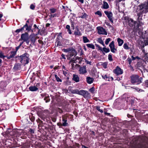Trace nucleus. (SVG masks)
<instances>
[{"label":"nucleus","instance_id":"f257e3e1","mask_svg":"<svg viewBox=\"0 0 148 148\" xmlns=\"http://www.w3.org/2000/svg\"><path fill=\"white\" fill-rule=\"evenodd\" d=\"M131 82L132 83L136 84H139L142 83L143 78L136 75H134L130 76Z\"/></svg>","mask_w":148,"mask_h":148},{"label":"nucleus","instance_id":"bf43d9fd","mask_svg":"<svg viewBox=\"0 0 148 148\" xmlns=\"http://www.w3.org/2000/svg\"><path fill=\"white\" fill-rule=\"evenodd\" d=\"M74 23L72 21L71 22V27H73V28H74Z\"/></svg>","mask_w":148,"mask_h":148},{"label":"nucleus","instance_id":"a211bd4d","mask_svg":"<svg viewBox=\"0 0 148 148\" xmlns=\"http://www.w3.org/2000/svg\"><path fill=\"white\" fill-rule=\"evenodd\" d=\"M29 89L30 91H35L38 90V88L35 86H30L29 88Z\"/></svg>","mask_w":148,"mask_h":148},{"label":"nucleus","instance_id":"09e8293b","mask_svg":"<svg viewBox=\"0 0 148 148\" xmlns=\"http://www.w3.org/2000/svg\"><path fill=\"white\" fill-rule=\"evenodd\" d=\"M61 42L60 41H58L56 42V44H57V46H60L61 45Z\"/></svg>","mask_w":148,"mask_h":148},{"label":"nucleus","instance_id":"2f4dec72","mask_svg":"<svg viewBox=\"0 0 148 148\" xmlns=\"http://www.w3.org/2000/svg\"><path fill=\"white\" fill-rule=\"evenodd\" d=\"M103 51L106 53H108L110 52V50L109 48H107L106 47H103Z\"/></svg>","mask_w":148,"mask_h":148},{"label":"nucleus","instance_id":"0e129e2a","mask_svg":"<svg viewBox=\"0 0 148 148\" xmlns=\"http://www.w3.org/2000/svg\"><path fill=\"white\" fill-rule=\"evenodd\" d=\"M61 56H62V58H63L64 59H66V58H65V55H64L63 54H62L61 55Z\"/></svg>","mask_w":148,"mask_h":148},{"label":"nucleus","instance_id":"3c124183","mask_svg":"<svg viewBox=\"0 0 148 148\" xmlns=\"http://www.w3.org/2000/svg\"><path fill=\"white\" fill-rule=\"evenodd\" d=\"M51 18H53L56 16V14H51L49 16Z\"/></svg>","mask_w":148,"mask_h":148},{"label":"nucleus","instance_id":"f03ea898","mask_svg":"<svg viewBox=\"0 0 148 148\" xmlns=\"http://www.w3.org/2000/svg\"><path fill=\"white\" fill-rule=\"evenodd\" d=\"M76 55V52L74 50H71L70 52H69L68 53L67 55H66V56L67 58V59L68 60H71L70 64H71V65H74L72 63H74L75 61V59L74 58H72L73 56H74V57Z\"/></svg>","mask_w":148,"mask_h":148},{"label":"nucleus","instance_id":"f704fd0d","mask_svg":"<svg viewBox=\"0 0 148 148\" xmlns=\"http://www.w3.org/2000/svg\"><path fill=\"white\" fill-rule=\"evenodd\" d=\"M102 78L106 80L109 81V79H108L110 78V77H108L107 75L102 76Z\"/></svg>","mask_w":148,"mask_h":148},{"label":"nucleus","instance_id":"9b49d317","mask_svg":"<svg viewBox=\"0 0 148 148\" xmlns=\"http://www.w3.org/2000/svg\"><path fill=\"white\" fill-rule=\"evenodd\" d=\"M114 73L117 75H121L123 73V70L118 66L114 70Z\"/></svg>","mask_w":148,"mask_h":148},{"label":"nucleus","instance_id":"7ed1b4c3","mask_svg":"<svg viewBox=\"0 0 148 148\" xmlns=\"http://www.w3.org/2000/svg\"><path fill=\"white\" fill-rule=\"evenodd\" d=\"M137 8L143 13L145 14L148 12V4L146 2L142 3L138 5Z\"/></svg>","mask_w":148,"mask_h":148},{"label":"nucleus","instance_id":"a18cd8bd","mask_svg":"<svg viewBox=\"0 0 148 148\" xmlns=\"http://www.w3.org/2000/svg\"><path fill=\"white\" fill-rule=\"evenodd\" d=\"M64 52H70V51H71V50L70 49H64L63 50Z\"/></svg>","mask_w":148,"mask_h":148},{"label":"nucleus","instance_id":"13d9d810","mask_svg":"<svg viewBox=\"0 0 148 148\" xmlns=\"http://www.w3.org/2000/svg\"><path fill=\"white\" fill-rule=\"evenodd\" d=\"M22 44V43L20 44V45L19 46H18L16 47V51H18V49L19 48L20 46Z\"/></svg>","mask_w":148,"mask_h":148},{"label":"nucleus","instance_id":"aec40b11","mask_svg":"<svg viewBox=\"0 0 148 148\" xmlns=\"http://www.w3.org/2000/svg\"><path fill=\"white\" fill-rule=\"evenodd\" d=\"M74 34L75 35L77 36H80L82 35L81 33L78 28H77L76 30L75 31Z\"/></svg>","mask_w":148,"mask_h":148},{"label":"nucleus","instance_id":"412c9836","mask_svg":"<svg viewBox=\"0 0 148 148\" xmlns=\"http://www.w3.org/2000/svg\"><path fill=\"white\" fill-rule=\"evenodd\" d=\"M25 27V31H26L27 32H29L31 30L32 26H28V24L27 23V25Z\"/></svg>","mask_w":148,"mask_h":148},{"label":"nucleus","instance_id":"774afa93","mask_svg":"<svg viewBox=\"0 0 148 148\" xmlns=\"http://www.w3.org/2000/svg\"><path fill=\"white\" fill-rule=\"evenodd\" d=\"M98 50H100L101 51H102L103 48H102L100 46H99L98 48Z\"/></svg>","mask_w":148,"mask_h":148},{"label":"nucleus","instance_id":"79ce46f5","mask_svg":"<svg viewBox=\"0 0 148 148\" xmlns=\"http://www.w3.org/2000/svg\"><path fill=\"white\" fill-rule=\"evenodd\" d=\"M82 14H83V15L82 16H80V17L81 18H85L86 17L87 15L86 13H84V14L82 13Z\"/></svg>","mask_w":148,"mask_h":148},{"label":"nucleus","instance_id":"b1692460","mask_svg":"<svg viewBox=\"0 0 148 148\" xmlns=\"http://www.w3.org/2000/svg\"><path fill=\"white\" fill-rule=\"evenodd\" d=\"M79 90L77 89L71 90V92L72 94H79Z\"/></svg>","mask_w":148,"mask_h":148},{"label":"nucleus","instance_id":"0eeeda50","mask_svg":"<svg viewBox=\"0 0 148 148\" xmlns=\"http://www.w3.org/2000/svg\"><path fill=\"white\" fill-rule=\"evenodd\" d=\"M79 95L83 96L85 98L88 97L90 96V94L87 91L83 90H79Z\"/></svg>","mask_w":148,"mask_h":148},{"label":"nucleus","instance_id":"473e14b6","mask_svg":"<svg viewBox=\"0 0 148 148\" xmlns=\"http://www.w3.org/2000/svg\"><path fill=\"white\" fill-rule=\"evenodd\" d=\"M55 76L57 81L58 82H62V80L59 78V77L57 75H55Z\"/></svg>","mask_w":148,"mask_h":148},{"label":"nucleus","instance_id":"39448f33","mask_svg":"<svg viewBox=\"0 0 148 148\" xmlns=\"http://www.w3.org/2000/svg\"><path fill=\"white\" fill-rule=\"evenodd\" d=\"M29 36L28 32H26L21 35L20 39L23 40L24 42H26L27 44L28 45L29 44L30 41Z\"/></svg>","mask_w":148,"mask_h":148},{"label":"nucleus","instance_id":"2eb2a0df","mask_svg":"<svg viewBox=\"0 0 148 148\" xmlns=\"http://www.w3.org/2000/svg\"><path fill=\"white\" fill-rule=\"evenodd\" d=\"M31 42L32 43H34L36 40V37L34 34H31L29 36Z\"/></svg>","mask_w":148,"mask_h":148},{"label":"nucleus","instance_id":"5fc2aeb1","mask_svg":"<svg viewBox=\"0 0 148 148\" xmlns=\"http://www.w3.org/2000/svg\"><path fill=\"white\" fill-rule=\"evenodd\" d=\"M43 113H45L46 114H47L49 113V111L47 110H45L43 111Z\"/></svg>","mask_w":148,"mask_h":148},{"label":"nucleus","instance_id":"ea45409f","mask_svg":"<svg viewBox=\"0 0 148 148\" xmlns=\"http://www.w3.org/2000/svg\"><path fill=\"white\" fill-rule=\"evenodd\" d=\"M5 57L2 52H0V58L4 59Z\"/></svg>","mask_w":148,"mask_h":148},{"label":"nucleus","instance_id":"58836bf2","mask_svg":"<svg viewBox=\"0 0 148 148\" xmlns=\"http://www.w3.org/2000/svg\"><path fill=\"white\" fill-rule=\"evenodd\" d=\"M143 13L142 11H140L139 13H137V16H138V19H139V18L140 17H142V16L143 15L142 14Z\"/></svg>","mask_w":148,"mask_h":148},{"label":"nucleus","instance_id":"a878e982","mask_svg":"<svg viewBox=\"0 0 148 148\" xmlns=\"http://www.w3.org/2000/svg\"><path fill=\"white\" fill-rule=\"evenodd\" d=\"M86 46L88 47L91 48L93 49H94L95 48L94 45L91 43L87 44H86Z\"/></svg>","mask_w":148,"mask_h":148},{"label":"nucleus","instance_id":"393cba45","mask_svg":"<svg viewBox=\"0 0 148 148\" xmlns=\"http://www.w3.org/2000/svg\"><path fill=\"white\" fill-rule=\"evenodd\" d=\"M97 41L98 42L102 44L104 47H105V45L104 44L101 38H98Z\"/></svg>","mask_w":148,"mask_h":148},{"label":"nucleus","instance_id":"864d4df0","mask_svg":"<svg viewBox=\"0 0 148 148\" xmlns=\"http://www.w3.org/2000/svg\"><path fill=\"white\" fill-rule=\"evenodd\" d=\"M145 85L146 87H148V80H147L145 81Z\"/></svg>","mask_w":148,"mask_h":148},{"label":"nucleus","instance_id":"49530a36","mask_svg":"<svg viewBox=\"0 0 148 148\" xmlns=\"http://www.w3.org/2000/svg\"><path fill=\"white\" fill-rule=\"evenodd\" d=\"M127 60L129 64H130L131 63L132 60L131 58H128L127 59Z\"/></svg>","mask_w":148,"mask_h":148},{"label":"nucleus","instance_id":"cd10ccee","mask_svg":"<svg viewBox=\"0 0 148 148\" xmlns=\"http://www.w3.org/2000/svg\"><path fill=\"white\" fill-rule=\"evenodd\" d=\"M134 89H135L137 91L139 92H144V90H143L142 89H141L140 88H139L137 87H135L134 88H133Z\"/></svg>","mask_w":148,"mask_h":148},{"label":"nucleus","instance_id":"f8f14e48","mask_svg":"<svg viewBox=\"0 0 148 148\" xmlns=\"http://www.w3.org/2000/svg\"><path fill=\"white\" fill-rule=\"evenodd\" d=\"M109 46L110 48L111 51L113 53H115L117 50L114 47V42L113 41H112L110 44Z\"/></svg>","mask_w":148,"mask_h":148},{"label":"nucleus","instance_id":"37998d69","mask_svg":"<svg viewBox=\"0 0 148 148\" xmlns=\"http://www.w3.org/2000/svg\"><path fill=\"white\" fill-rule=\"evenodd\" d=\"M108 60L110 61H111L112 60V56L110 54H109L108 56Z\"/></svg>","mask_w":148,"mask_h":148},{"label":"nucleus","instance_id":"4468645a","mask_svg":"<svg viewBox=\"0 0 148 148\" xmlns=\"http://www.w3.org/2000/svg\"><path fill=\"white\" fill-rule=\"evenodd\" d=\"M132 60H134L136 59H137V61L138 63L139 62H141L142 64H144L143 63L144 62V61L143 60L139 58L138 56H137L135 57H134L133 56H132Z\"/></svg>","mask_w":148,"mask_h":148},{"label":"nucleus","instance_id":"6e6d98bb","mask_svg":"<svg viewBox=\"0 0 148 148\" xmlns=\"http://www.w3.org/2000/svg\"><path fill=\"white\" fill-rule=\"evenodd\" d=\"M16 33H18L19 32H22L21 30V29H16L15 32Z\"/></svg>","mask_w":148,"mask_h":148},{"label":"nucleus","instance_id":"4d7b16f0","mask_svg":"<svg viewBox=\"0 0 148 148\" xmlns=\"http://www.w3.org/2000/svg\"><path fill=\"white\" fill-rule=\"evenodd\" d=\"M35 7V6L34 5L32 4H31L30 6V8L32 10H34Z\"/></svg>","mask_w":148,"mask_h":148},{"label":"nucleus","instance_id":"c9c22d12","mask_svg":"<svg viewBox=\"0 0 148 148\" xmlns=\"http://www.w3.org/2000/svg\"><path fill=\"white\" fill-rule=\"evenodd\" d=\"M23 130H19V131H17L16 132V133L17 134L18 136H19L21 135V133H23Z\"/></svg>","mask_w":148,"mask_h":148},{"label":"nucleus","instance_id":"20e7f679","mask_svg":"<svg viewBox=\"0 0 148 148\" xmlns=\"http://www.w3.org/2000/svg\"><path fill=\"white\" fill-rule=\"evenodd\" d=\"M29 55L27 53H24L20 56V62L23 64H28L29 60Z\"/></svg>","mask_w":148,"mask_h":148},{"label":"nucleus","instance_id":"423d86ee","mask_svg":"<svg viewBox=\"0 0 148 148\" xmlns=\"http://www.w3.org/2000/svg\"><path fill=\"white\" fill-rule=\"evenodd\" d=\"M68 116L69 115L68 114H66L62 116L63 126L65 127L68 126V123L67 122V118Z\"/></svg>","mask_w":148,"mask_h":148},{"label":"nucleus","instance_id":"e2e57ef3","mask_svg":"<svg viewBox=\"0 0 148 148\" xmlns=\"http://www.w3.org/2000/svg\"><path fill=\"white\" fill-rule=\"evenodd\" d=\"M35 120V118L34 117H32L31 118V120L32 122H33Z\"/></svg>","mask_w":148,"mask_h":148},{"label":"nucleus","instance_id":"603ef678","mask_svg":"<svg viewBox=\"0 0 148 148\" xmlns=\"http://www.w3.org/2000/svg\"><path fill=\"white\" fill-rule=\"evenodd\" d=\"M94 91V87H92L91 88H90L89 90V91L91 93H93V92Z\"/></svg>","mask_w":148,"mask_h":148},{"label":"nucleus","instance_id":"a19ab883","mask_svg":"<svg viewBox=\"0 0 148 148\" xmlns=\"http://www.w3.org/2000/svg\"><path fill=\"white\" fill-rule=\"evenodd\" d=\"M110 40V38H108L105 41V44L106 45H107L108 44Z\"/></svg>","mask_w":148,"mask_h":148},{"label":"nucleus","instance_id":"7c9ffc66","mask_svg":"<svg viewBox=\"0 0 148 148\" xmlns=\"http://www.w3.org/2000/svg\"><path fill=\"white\" fill-rule=\"evenodd\" d=\"M56 10H57L54 8H51L49 9V11L51 14L55 13L56 11Z\"/></svg>","mask_w":148,"mask_h":148},{"label":"nucleus","instance_id":"c03bdc74","mask_svg":"<svg viewBox=\"0 0 148 148\" xmlns=\"http://www.w3.org/2000/svg\"><path fill=\"white\" fill-rule=\"evenodd\" d=\"M29 131L30 132V134H33L34 132V130L31 128H30L29 130Z\"/></svg>","mask_w":148,"mask_h":148},{"label":"nucleus","instance_id":"72a5a7b5","mask_svg":"<svg viewBox=\"0 0 148 148\" xmlns=\"http://www.w3.org/2000/svg\"><path fill=\"white\" fill-rule=\"evenodd\" d=\"M123 48L125 49L128 50L129 49V48L128 46L127 45L126 43H124L123 45Z\"/></svg>","mask_w":148,"mask_h":148},{"label":"nucleus","instance_id":"4be33fe9","mask_svg":"<svg viewBox=\"0 0 148 148\" xmlns=\"http://www.w3.org/2000/svg\"><path fill=\"white\" fill-rule=\"evenodd\" d=\"M16 51H12L11 52L10 55L8 57V58L10 59L11 58H13L16 54Z\"/></svg>","mask_w":148,"mask_h":148},{"label":"nucleus","instance_id":"69168bd1","mask_svg":"<svg viewBox=\"0 0 148 148\" xmlns=\"http://www.w3.org/2000/svg\"><path fill=\"white\" fill-rule=\"evenodd\" d=\"M129 67L130 69L132 71H133L134 70V69H133V67L132 66V65H130V66H129Z\"/></svg>","mask_w":148,"mask_h":148},{"label":"nucleus","instance_id":"4c0bfd02","mask_svg":"<svg viewBox=\"0 0 148 148\" xmlns=\"http://www.w3.org/2000/svg\"><path fill=\"white\" fill-rule=\"evenodd\" d=\"M20 65H14L13 69L15 70H17L20 68Z\"/></svg>","mask_w":148,"mask_h":148},{"label":"nucleus","instance_id":"bb28decb","mask_svg":"<svg viewBox=\"0 0 148 148\" xmlns=\"http://www.w3.org/2000/svg\"><path fill=\"white\" fill-rule=\"evenodd\" d=\"M44 100L45 101V102L46 103L49 102L50 100V99L49 98V96H45V97L44 98Z\"/></svg>","mask_w":148,"mask_h":148},{"label":"nucleus","instance_id":"ddd939ff","mask_svg":"<svg viewBox=\"0 0 148 148\" xmlns=\"http://www.w3.org/2000/svg\"><path fill=\"white\" fill-rule=\"evenodd\" d=\"M79 73L82 74H83L87 73L86 66H84L83 67H79Z\"/></svg>","mask_w":148,"mask_h":148},{"label":"nucleus","instance_id":"6e6552de","mask_svg":"<svg viewBox=\"0 0 148 148\" xmlns=\"http://www.w3.org/2000/svg\"><path fill=\"white\" fill-rule=\"evenodd\" d=\"M98 31V33L99 34H104L107 35V33L105 29L102 27L99 26L97 27Z\"/></svg>","mask_w":148,"mask_h":148},{"label":"nucleus","instance_id":"8fccbe9b","mask_svg":"<svg viewBox=\"0 0 148 148\" xmlns=\"http://www.w3.org/2000/svg\"><path fill=\"white\" fill-rule=\"evenodd\" d=\"M27 25V23H26L25 24V25H24V26L21 28V30L22 32H23V31H25V27H26V26Z\"/></svg>","mask_w":148,"mask_h":148},{"label":"nucleus","instance_id":"e433bc0d","mask_svg":"<svg viewBox=\"0 0 148 148\" xmlns=\"http://www.w3.org/2000/svg\"><path fill=\"white\" fill-rule=\"evenodd\" d=\"M95 14L98 15L100 17L102 16V14L101 12L99 10L97 11L95 13Z\"/></svg>","mask_w":148,"mask_h":148},{"label":"nucleus","instance_id":"9d476101","mask_svg":"<svg viewBox=\"0 0 148 148\" xmlns=\"http://www.w3.org/2000/svg\"><path fill=\"white\" fill-rule=\"evenodd\" d=\"M38 115L39 117L44 121L47 122L48 119L46 118V115L44 114L42 112H38Z\"/></svg>","mask_w":148,"mask_h":148},{"label":"nucleus","instance_id":"c85d7f7f","mask_svg":"<svg viewBox=\"0 0 148 148\" xmlns=\"http://www.w3.org/2000/svg\"><path fill=\"white\" fill-rule=\"evenodd\" d=\"M83 39L84 42V43L88 42H89V40L88 39V38L86 37L83 36Z\"/></svg>","mask_w":148,"mask_h":148},{"label":"nucleus","instance_id":"680f3d73","mask_svg":"<svg viewBox=\"0 0 148 148\" xmlns=\"http://www.w3.org/2000/svg\"><path fill=\"white\" fill-rule=\"evenodd\" d=\"M52 120L53 122H55L56 121V119L55 118H52Z\"/></svg>","mask_w":148,"mask_h":148},{"label":"nucleus","instance_id":"5701e85b","mask_svg":"<svg viewBox=\"0 0 148 148\" xmlns=\"http://www.w3.org/2000/svg\"><path fill=\"white\" fill-rule=\"evenodd\" d=\"M117 41L119 46H121L123 43V41L120 38H117Z\"/></svg>","mask_w":148,"mask_h":148},{"label":"nucleus","instance_id":"dca6fc26","mask_svg":"<svg viewBox=\"0 0 148 148\" xmlns=\"http://www.w3.org/2000/svg\"><path fill=\"white\" fill-rule=\"evenodd\" d=\"M109 5L108 3L105 1L103 2V4L102 6V8L104 9H107L109 8Z\"/></svg>","mask_w":148,"mask_h":148},{"label":"nucleus","instance_id":"052dcab7","mask_svg":"<svg viewBox=\"0 0 148 148\" xmlns=\"http://www.w3.org/2000/svg\"><path fill=\"white\" fill-rule=\"evenodd\" d=\"M57 125L58 126H59L60 127L61 126H63L62 123H57Z\"/></svg>","mask_w":148,"mask_h":148},{"label":"nucleus","instance_id":"1a4fd4ad","mask_svg":"<svg viewBox=\"0 0 148 148\" xmlns=\"http://www.w3.org/2000/svg\"><path fill=\"white\" fill-rule=\"evenodd\" d=\"M105 14L107 15L110 21L112 22L113 23V21L112 19L113 14L111 12H108L107 11H105L104 12Z\"/></svg>","mask_w":148,"mask_h":148},{"label":"nucleus","instance_id":"de8ad7c7","mask_svg":"<svg viewBox=\"0 0 148 148\" xmlns=\"http://www.w3.org/2000/svg\"><path fill=\"white\" fill-rule=\"evenodd\" d=\"M57 111L60 113H62L63 112V111L60 108H58L57 109Z\"/></svg>","mask_w":148,"mask_h":148},{"label":"nucleus","instance_id":"338daca9","mask_svg":"<svg viewBox=\"0 0 148 148\" xmlns=\"http://www.w3.org/2000/svg\"><path fill=\"white\" fill-rule=\"evenodd\" d=\"M66 28L68 29H70V26L69 25H67L66 26Z\"/></svg>","mask_w":148,"mask_h":148},{"label":"nucleus","instance_id":"c756f323","mask_svg":"<svg viewBox=\"0 0 148 148\" xmlns=\"http://www.w3.org/2000/svg\"><path fill=\"white\" fill-rule=\"evenodd\" d=\"M96 109L101 113H102L103 112V111L102 110L100 109V106H96Z\"/></svg>","mask_w":148,"mask_h":148},{"label":"nucleus","instance_id":"6ab92c4d","mask_svg":"<svg viewBox=\"0 0 148 148\" xmlns=\"http://www.w3.org/2000/svg\"><path fill=\"white\" fill-rule=\"evenodd\" d=\"M73 79L76 82H78L79 81V78L77 75L73 74Z\"/></svg>","mask_w":148,"mask_h":148},{"label":"nucleus","instance_id":"f3484780","mask_svg":"<svg viewBox=\"0 0 148 148\" xmlns=\"http://www.w3.org/2000/svg\"><path fill=\"white\" fill-rule=\"evenodd\" d=\"M94 80V79L90 77H86V81L88 83L91 84L92 83Z\"/></svg>","mask_w":148,"mask_h":148}]
</instances>
